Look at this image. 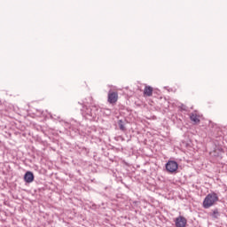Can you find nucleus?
<instances>
[{
    "label": "nucleus",
    "instance_id": "10",
    "mask_svg": "<svg viewBox=\"0 0 227 227\" xmlns=\"http://www.w3.org/2000/svg\"><path fill=\"white\" fill-rule=\"evenodd\" d=\"M214 214L215 215V214H219V212H217V211H214Z\"/></svg>",
    "mask_w": 227,
    "mask_h": 227
},
{
    "label": "nucleus",
    "instance_id": "3",
    "mask_svg": "<svg viewBox=\"0 0 227 227\" xmlns=\"http://www.w3.org/2000/svg\"><path fill=\"white\" fill-rule=\"evenodd\" d=\"M108 102L109 104H116L118 102V92H108Z\"/></svg>",
    "mask_w": 227,
    "mask_h": 227
},
{
    "label": "nucleus",
    "instance_id": "2",
    "mask_svg": "<svg viewBox=\"0 0 227 227\" xmlns=\"http://www.w3.org/2000/svg\"><path fill=\"white\" fill-rule=\"evenodd\" d=\"M166 169L168 173H175L178 169V163L175 160H168L166 164Z\"/></svg>",
    "mask_w": 227,
    "mask_h": 227
},
{
    "label": "nucleus",
    "instance_id": "4",
    "mask_svg": "<svg viewBox=\"0 0 227 227\" xmlns=\"http://www.w3.org/2000/svg\"><path fill=\"white\" fill-rule=\"evenodd\" d=\"M175 223L176 227H185L187 225V219L184 216H178L176 218Z\"/></svg>",
    "mask_w": 227,
    "mask_h": 227
},
{
    "label": "nucleus",
    "instance_id": "7",
    "mask_svg": "<svg viewBox=\"0 0 227 227\" xmlns=\"http://www.w3.org/2000/svg\"><path fill=\"white\" fill-rule=\"evenodd\" d=\"M144 95H145V97H152V95H153V88L152 86L145 85L144 89Z\"/></svg>",
    "mask_w": 227,
    "mask_h": 227
},
{
    "label": "nucleus",
    "instance_id": "8",
    "mask_svg": "<svg viewBox=\"0 0 227 227\" xmlns=\"http://www.w3.org/2000/svg\"><path fill=\"white\" fill-rule=\"evenodd\" d=\"M190 120L192 121H194V123H200V117L196 114H191Z\"/></svg>",
    "mask_w": 227,
    "mask_h": 227
},
{
    "label": "nucleus",
    "instance_id": "1",
    "mask_svg": "<svg viewBox=\"0 0 227 227\" xmlns=\"http://www.w3.org/2000/svg\"><path fill=\"white\" fill-rule=\"evenodd\" d=\"M219 200V197L215 193H209L206 196L203 200V207L205 208H210L215 203V201Z\"/></svg>",
    "mask_w": 227,
    "mask_h": 227
},
{
    "label": "nucleus",
    "instance_id": "5",
    "mask_svg": "<svg viewBox=\"0 0 227 227\" xmlns=\"http://www.w3.org/2000/svg\"><path fill=\"white\" fill-rule=\"evenodd\" d=\"M98 113H100V107L97 106H92L90 107V111L88 112L87 114H89V116H91L92 118H95L98 116Z\"/></svg>",
    "mask_w": 227,
    "mask_h": 227
},
{
    "label": "nucleus",
    "instance_id": "6",
    "mask_svg": "<svg viewBox=\"0 0 227 227\" xmlns=\"http://www.w3.org/2000/svg\"><path fill=\"white\" fill-rule=\"evenodd\" d=\"M24 181L27 184H31L35 181V174H33L31 171H27L24 175Z\"/></svg>",
    "mask_w": 227,
    "mask_h": 227
},
{
    "label": "nucleus",
    "instance_id": "9",
    "mask_svg": "<svg viewBox=\"0 0 227 227\" xmlns=\"http://www.w3.org/2000/svg\"><path fill=\"white\" fill-rule=\"evenodd\" d=\"M118 125L121 130H125V124H123V121L120 120Z\"/></svg>",
    "mask_w": 227,
    "mask_h": 227
}]
</instances>
